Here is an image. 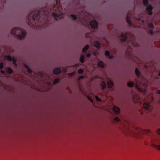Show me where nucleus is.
<instances>
[{"label": "nucleus", "mask_w": 160, "mask_h": 160, "mask_svg": "<svg viewBox=\"0 0 160 160\" xmlns=\"http://www.w3.org/2000/svg\"><path fill=\"white\" fill-rule=\"evenodd\" d=\"M1 72L2 73H4L5 72L3 70H1Z\"/></svg>", "instance_id": "obj_41"}, {"label": "nucleus", "mask_w": 160, "mask_h": 160, "mask_svg": "<svg viewBox=\"0 0 160 160\" xmlns=\"http://www.w3.org/2000/svg\"><path fill=\"white\" fill-rule=\"evenodd\" d=\"M86 37H88V34H86Z\"/></svg>", "instance_id": "obj_43"}, {"label": "nucleus", "mask_w": 160, "mask_h": 160, "mask_svg": "<svg viewBox=\"0 0 160 160\" xmlns=\"http://www.w3.org/2000/svg\"><path fill=\"white\" fill-rule=\"evenodd\" d=\"M83 78V76H80L78 78V79L79 80L81 79H82Z\"/></svg>", "instance_id": "obj_40"}, {"label": "nucleus", "mask_w": 160, "mask_h": 160, "mask_svg": "<svg viewBox=\"0 0 160 160\" xmlns=\"http://www.w3.org/2000/svg\"><path fill=\"white\" fill-rule=\"evenodd\" d=\"M57 5H54L52 9H48L47 11L45 10V8H42L39 12H32L30 14L28 19L33 20H38V22L40 20L39 18L44 17L42 16H47L48 14L52 12V15L54 17L55 19L57 20L58 18L61 19L63 18V15L61 13L62 7L59 3V0H56Z\"/></svg>", "instance_id": "obj_1"}, {"label": "nucleus", "mask_w": 160, "mask_h": 160, "mask_svg": "<svg viewBox=\"0 0 160 160\" xmlns=\"http://www.w3.org/2000/svg\"><path fill=\"white\" fill-rule=\"evenodd\" d=\"M108 87L109 88H112L113 86V82L110 80H109L108 82Z\"/></svg>", "instance_id": "obj_14"}, {"label": "nucleus", "mask_w": 160, "mask_h": 160, "mask_svg": "<svg viewBox=\"0 0 160 160\" xmlns=\"http://www.w3.org/2000/svg\"><path fill=\"white\" fill-rule=\"evenodd\" d=\"M148 33H149L150 34H152L153 31H152V29H151V30H149L148 31Z\"/></svg>", "instance_id": "obj_36"}, {"label": "nucleus", "mask_w": 160, "mask_h": 160, "mask_svg": "<svg viewBox=\"0 0 160 160\" xmlns=\"http://www.w3.org/2000/svg\"><path fill=\"white\" fill-rule=\"evenodd\" d=\"M101 86L102 87V89H104V88H105L106 87V85L105 82H102V83L101 84Z\"/></svg>", "instance_id": "obj_21"}, {"label": "nucleus", "mask_w": 160, "mask_h": 160, "mask_svg": "<svg viewBox=\"0 0 160 160\" xmlns=\"http://www.w3.org/2000/svg\"><path fill=\"white\" fill-rule=\"evenodd\" d=\"M74 73L73 72H72L71 73H69V76H72L74 75Z\"/></svg>", "instance_id": "obj_37"}, {"label": "nucleus", "mask_w": 160, "mask_h": 160, "mask_svg": "<svg viewBox=\"0 0 160 160\" xmlns=\"http://www.w3.org/2000/svg\"><path fill=\"white\" fill-rule=\"evenodd\" d=\"M149 27L150 29H152L154 27L152 23H150L149 24Z\"/></svg>", "instance_id": "obj_27"}, {"label": "nucleus", "mask_w": 160, "mask_h": 160, "mask_svg": "<svg viewBox=\"0 0 160 160\" xmlns=\"http://www.w3.org/2000/svg\"><path fill=\"white\" fill-rule=\"evenodd\" d=\"M126 21L130 25L131 24V22L130 19L129 14L128 13L127 15V16L126 18Z\"/></svg>", "instance_id": "obj_15"}, {"label": "nucleus", "mask_w": 160, "mask_h": 160, "mask_svg": "<svg viewBox=\"0 0 160 160\" xmlns=\"http://www.w3.org/2000/svg\"><path fill=\"white\" fill-rule=\"evenodd\" d=\"M147 83H144V84H143V87H144V88H141L139 84H138V83L137 82L136 85L135 87L139 91L144 92L146 90L145 87L147 86Z\"/></svg>", "instance_id": "obj_4"}, {"label": "nucleus", "mask_w": 160, "mask_h": 160, "mask_svg": "<svg viewBox=\"0 0 160 160\" xmlns=\"http://www.w3.org/2000/svg\"><path fill=\"white\" fill-rule=\"evenodd\" d=\"M80 60L81 62H83L84 61V55L81 56L80 58Z\"/></svg>", "instance_id": "obj_22"}, {"label": "nucleus", "mask_w": 160, "mask_h": 160, "mask_svg": "<svg viewBox=\"0 0 160 160\" xmlns=\"http://www.w3.org/2000/svg\"><path fill=\"white\" fill-rule=\"evenodd\" d=\"M157 133L158 135L160 134V129H158L157 131Z\"/></svg>", "instance_id": "obj_32"}, {"label": "nucleus", "mask_w": 160, "mask_h": 160, "mask_svg": "<svg viewBox=\"0 0 160 160\" xmlns=\"http://www.w3.org/2000/svg\"><path fill=\"white\" fill-rule=\"evenodd\" d=\"M152 7L151 5H149L146 8V11L148 12V13L149 15H151L152 14Z\"/></svg>", "instance_id": "obj_11"}, {"label": "nucleus", "mask_w": 160, "mask_h": 160, "mask_svg": "<svg viewBox=\"0 0 160 160\" xmlns=\"http://www.w3.org/2000/svg\"><path fill=\"white\" fill-rule=\"evenodd\" d=\"M133 101L134 103L138 102L141 103L140 97L139 95L135 94L133 97Z\"/></svg>", "instance_id": "obj_5"}, {"label": "nucleus", "mask_w": 160, "mask_h": 160, "mask_svg": "<svg viewBox=\"0 0 160 160\" xmlns=\"http://www.w3.org/2000/svg\"><path fill=\"white\" fill-rule=\"evenodd\" d=\"M143 3L145 6H147L148 4V0H143Z\"/></svg>", "instance_id": "obj_25"}, {"label": "nucleus", "mask_w": 160, "mask_h": 160, "mask_svg": "<svg viewBox=\"0 0 160 160\" xmlns=\"http://www.w3.org/2000/svg\"><path fill=\"white\" fill-rule=\"evenodd\" d=\"M105 55L106 56H108L109 58L110 59H111L113 58L112 56L109 55V52L108 51H106L105 52Z\"/></svg>", "instance_id": "obj_19"}, {"label": "nucleus", "mask_w": 160, "mask_h": 160, "mask_svg": "<svg viewBox=\"0 0 160 160\" xmlns=\"http://www.w3.org/2000/svg\"><path fill=\"white\" fill-rule=\"evenodd\" d=\"M3 67V63L1 62L0 63V69L2 68Z\"/></svg>", "instance_id": "obj_31"}, {"label": "nucleus", "mask_w": 160, "mask_h": 160, "mask_svg": "<svg viewBox=\"0 0 160 160\" xmlns=\"http://www.w3.org/2000/svg\"><path fill=\"white\" fill-rule=\"evenodd\" d=\"M71 16L73 18L74 20L77 19V16L75 15H71Z\"/></svg>", "instance_id": "obj_29"}, {"label": "nucleus", "mask_w": 160, "mask_h": 160, "mask_svg": "<svg viewBox=\"0 0 160 160\" xmlns=\"http://www.w3.org/2000/svg\"><path fill=\"white\" fill-rule=\"evenodd\" d=\"M90 24L91 27L92 28H96L98 27V23L95 20L91 21L90 22Z\"/></svg>", "instance_id": "obj_6"}, {"label": "nucleus", "mask_w": 160, "mask_h": 160, "mask_svg": "<svg viewBox=\"0 0 160 160\" xmlns=\"http://www.w3.org/2000/svg\"><path fill=\"white\" fill-rule=\"evenodd\" d=\"M127 36V34L126 33H121L120 37L121 38V40L122 41H125L126 39Z\"/></svg>", "instance_id": "obj_9"}, {"label": "nucleus", "mask_w": 160, "mask_h": 160, "mask_svg": "<svg viewBox=\"0 0 160 160\" xmlns=\"http://www.w3.org/2000/svg\"><path fill=\"white\" fill-rule=\"evenodd\" d=\"M136 130L138 132L142 133L143 134H146L150 132V131L148 130H144L140 128L139 127H137L136 128Z\"/></svg>", "instance_id": "obj_7"}, {"label": "nucleus", "mask_w": 160, "mask_h": 160, "mask_svg": "<svg viewBox=\"0 0 160 160\" xmlns=\"http://www.w3.org/2000/svg\"><path fill=\"white\" fill-rule=\"evenodd\" d=\"M91 56L90 53H88L86 55V56L88 57H89Z\"/></svg>", "instance_id": "obj_39"}, {"label": "nucleus", "mask_w": 160, "mask_h": 160, "mask_svg": "<svg viewBox=\"0 0 160 160\" xmlns=\"http://www.w3.org/2000/svg\"><path fill=\"white\" fill-rule=\"evenodd\" d=\"M98 65L99 67L103 68L104 67V64L102 62L99 61L98 62Z\"/></svg>", "instance_id": "obj_18"}, {"label": "nucleus", "mask_w": 160, "mask_h": 160, "mask_svg": "<svg viewBox=\"0 0 160 160\" xmlns=\"http://www.w3.org/2000/svg\"><path fill=\"white\" fill-rule=\"evenodd\" d=\"M95 98L98 101H100L101 100V99H100L98 97V96H95Z\"/></svg>", "instance_id": "obj_33"}, {"label": "nucleus", "mask_w": 160, "mask_h": 160, "mask_svg": "<svg viewBox=\"0 0 160 160\" xmlns=\"http://www.w3.org/2000/svg\"><path fill=\"white\" fill-rule=\"evenodd\" d=\"M11 33L13 35H17L18 38L19 39H22L26 34V31L25 30L16 27L12 29Z\"/></svg>", "instance_id": "obj_2"}, {"label": "nucleus", "mask_w": 160, "mask_h": 160, "mask_svg": "<svg viewBox=\"0 0 160 160\" xmlns=\"http://www.w3.org/2000/svg\"><path fill=\"white\" fill-rule=\"evenodd\" d=\"M24 66L27 69L28 72L31 73V70L29 68V67L26 64H24Z\"/></svg>", "instance_id": "obj_17"}, {"label": "nucleus", "mask_w": 160, "mask_h": 160, "mask_svg": "<svg viewBox=\"0 0 160 160\" xmlns=\"http://www.w3.org/2000/svg\"><path fill=\"white\" fill-rule=\"evenodd\" d=\"M88 99L91 102H93V100H92V98H90V97H88Z\"/></svg>", "instance_id": "obj_35"}, {"label": "nucleus", "mask_w": 160, "mask_h": 160, "mask_svg": "<svg viewBox=\"0 0 160 160\" xmlns=\"http://www.w3.org/2000/svg\"><path fill=\"white\" fill-rule=\"evenodd\" d=\"M159 76H160V72L159 73Z\"/></svg>", "instance_id": "obj_44"}, {"label": "nucleus", "mask_w": 160, "mask_h": 160, "mask_svg": "<svg viewBox=\"0 0 160 160\" xmlns=\"http://www.w3.org/2000/svg\"><path fill=\"white\" fill-rule=\"evenodd\" d=\"M151 143L152 147L160 151V136L154 137L152 138Z\"/></svg>", "instance_id": "obj_3"}, {"label": "nucleus", "mask_w": 160, "mask_h": 160, "mask_svg": "<svg viewBox=\"0 0 160 160\" xmlns=\"http://www.w3.org/2000/svg\"><path fill=\"white\" fill-rule=\"evenodd\" d=\"M113 111L116 114H118L120 112V109L116 106H114L113 107Z\"/></svg>", "instance_id": "obj_12"}, {"label": "nucleus", "mask_w": 160, "mask_h": 160, "mask_svg": "<svg viewBox=\"0 0 160 160\" xmlns=\"http://www.w3.org/2000/svg\"><path fill=\"white\" fill-rule=\"evenodd\" d=\"M114 120L118 122L119 121V119L118 117H117L114 118Z\"/></svg>", "instance_id": "obj_34"}, {"label": "nucleus", "mask_w": 160, "mask_h": 160, "mask_svg": "<svg viewBox=\"0 0 160 160\" xmlns=\"http://www.w3.org/2000/svg\"><path fill=\"white\" fill-rule=\"evenodd\" d=\"M59 79H55L53 82V83L54 84H56L59 82Z\"/></svg>", "instance_id": "obj_28"}, {"label": "nucleus", "mask_w": 160, "mask_h": 160, "mask_svg": "<svg viewBox=\"0 0 160 160\" xmlns=\"http://www.w3.org/2000/svg\"><path fill=\"white\" fill-rule=\"evenodd\" d=\"M5 59L9 61H11L12 60L14 64L16 65V59L14 57H12V59L11 57L10 56H7L5 57Z\"/></svg>", "instance_id": "obj_8"}, {"label": "nucleus", "mask_w": 160, "mask_h": 160, "mask_svg": "<svg viewBox=\"0 0 160 160\" xmlns=\"http://www.w3.org/2000/svg\"><path fill=\"white\" fill-rule=\"evenodd\" d=\"M61 72V70L58 68L55 69L53 71V73L55 74H58Z\"/></svg>", "instance_id": "obj_13"}, {"label": "nucleus", "mask_w": 160, "mask_h": 160, "mask_svg": "<svg viewBox=\"0 0 160 160\" xmlns=\"http://www.w3.org/2000/svg\"><path fill=\"white\" fill-rule=\"evenodd\" d=\"M78 72L79 73H82L83 72V70L82 69H79L78 70Z\"/></svg>", "instance_id": "obj_30"}, {"label": "nucleus", "mask_w": 160, "mask_h": 160, "mask_svg": "<svg viewBox=\"0 0 160 160\" xmlns=\"http://www.w3.org/2000/svg\"><path fill=\"white\" fill-rule=\"evenodd\" d=\"M133 46H134V44H133Z\"/></svg>", "instance_id": "obj_45"}, {"label": "nucleus", "mask_w": 160, "mask_h": 160, "mask_svg": "<svg viewBox=\"0 0 160 160\" xmlns=\"http://www.w3.org/2000/svg\"><path fill=\"white\" fill-rule=\"evenodd\" d=\"M94 46L97 48H99L100 47V43L98 41H95L94 43Z\"/></svg>", "instance_id": "obj_16"}, {"label": "nucleus", "mask_w": 160, "mask_h": 160, "mask_svg": "<svg viewBox=\"0 0 160 160\" xmlns=\"http://www.w3.org/2000/svg\"><path fill=\"white\" fill-rule=\"evenodd\" d=\"M135 72L136 75L137 76H139L140 75V73L138 71L137 68L136 69Z\"/></svg>", "instance_id": "obj_24"}, {"label": "nucleus", "mask_w": 160, "mask_h": 160, "mask_svg": "<svg viewBox=\"0 0 160 160\" xmlns=\"http://www.w3.org/2000/svg\"><path fill=\"white\" fill-rule=\"evenodd\" d=\"M133 85V83L132 82H129L128 83V86L129 87H132Z\"/></svg>", "instance_id": "obj_26"}, {"label": "nucleus", "mask_w": 160, "mask_h": 160, "mask_svg": "<svg viewBox=\"0 0 160 160\" xmlns=\"http://www.w3.org/2000/svg\"><path fill=\"white\" fill-rule=\"evenodd\" d=\"M156 93L158 94H160V90H157Z\"/></svg>", "instance_id": "obj_38"}, {"label": "nucleus", "mask_w": 160, "mask_h": 160, "mask_svg": "<svg viewBox=\"0 0 160 160\" xmlns=\"http://www.w3.org/2000/svg\"><path fill=\"white\" fill-rule=\"evenodd\" d=\"M89 48V46L88 45H86L85 47L83 49L82 52H84L87 51Z\"/></svg>", "instance_id": "obj_23"}, {"label": "nucleus", "mask_w": 160, "mask_h": 160, "mask_svg": "<svg viewBox=\"0 0 160 160\" xmlns=\"http://www.w3.org/2000/svg\"><path fill=\"white\" fill-rule=\"evenodd\" d=\"M143 107L146 110H150L152 108L150 104L148 102H145L143 104Z\"/></svg>", "instance_id": "obj_10"}, {"label": "nucleus", "mask_w": 160, "mask_h": 160, "mask_svg": "<svg viewBox=\"0 0 160 160\" xmlns=\"http://www.w3.org/2000/svg\"><path fill=\"white\" fill-rule=\"evenodd\" d=\"M6 71L7 72L10 74L12 72V69L10 68H7Z\"/></svg>", "instance_id": "obj_20"}, {"label": "nucleus", "mask_w": 160, "mask_h": 160, "mask_svg": "<svg viewBox=\"0 0 160 160\" xmlns=\"http://www.w3.org/2000/svg\"><path fill=\"white\" fill-rule=\"evenodd\" d=\"M150 97H151L152 98H151V99L152 100L153 99H152V95H151V96L150 95Z\"/></svg>", "instance_id": "obj_42"}]
</instances>
